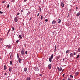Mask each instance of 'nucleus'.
<instances>
[{"label":"nucleus","mask_w":80,"mask_h":80,"mask_svg":"<svg viewBox=\"0 0 80 80\" xmlns=\"http://www.w3.org/2000/svg\"><path fill=\"white\" fill-rule=\"evenodd\" d=\"M25 49L22 48L21 52V53L22 56H23L25 55Z\"/></svg>","instance_id":"nucleus-1"},{"label":"nucleus","mask_w":80,"mask_h":80,"mask_svg":"<svg viewBox=\"0 0 80 80\" xmlns=\"http://www.w3.org/2000/svg\"><path fill=\"white\" fill-rule=\"evenodd\" d=\"M53 54H52L51 56V58H49V60L50 62H52V60L53 59Z\"/></svg>","instance_id":"nucleus-2"},{"label":"nucleus","mask_w":80,"mask_h":80,"mask_svg":"<svg viewBox=\"0 0 80 80\" xmlns=\"http://www.w3.org/2000/svg\"><path fill=\"white\" fill-rule=\"evenodd\" d=\"M34 70L36 71H38V67H34Z\"/></svg>","instance_id":"nucleus-3"},{"label":"nucleus","mask_w":80,"mask_h":80,"mask_svg":"<svg viewBox=\"0 0 80 80\" xmlns=\"http://www.w3.org/2000/svg\"><path fill=\"white\" fill-rule=\"evenodd\" d=\"M14 21L15 22H17V21H18V17H16L14 18Z\"/></svg>","instance_id":"nucleus-4"},{"label":"nucleus","mask_w":80,"mask_h":80,"mask_svg":"<svg viewBox=\"0 0 80 80\" xmlns=\"http://www.w3.org/2000/svg\"><path fill=\"white\" fill-rule=\"evenodd\" d=\"M61 6L62 7V8L64 7V3H63V2H61Z\"/></svg>","instance_id":"nucleus-5"},{"label":"nucleus","mask_w":80,"mask_h":80,"mask_svg":"<svg viewBox=\"0 0 80 80\" xmlns=\"http://www.w3.org/2000/svg\"><path fill=\"white\" fill-rule=\"evenodd\" d=\"M52 67V64H49L48 66V69H51V68Z\"/></svg>","instance_id":"nucleus-6"},{"label":"nucleus","mask_w":80,"mask_h":80,"mask_svg":"<svg viewBox=\"0 0 80 80\" xmlns=\"http://www.w3.org/2000/svg\"><path fill=\"white\" fill-rule=\"evenodd\" d=\"M61 20L59 19H58V23H61Z\"/></svg>","instance_id":"nucleus-7"},{"label":"nucleus","mask_w":80,"mask_h":80,"mask_svg":"<svg viewBox=\"0 0 80 80\" xmlns=\"http://www.w3.org/2000/svg\"><path fill=\"white\" fill-rule=\"evenodd\" d=\"M18 59L19 63H21V62H22V59L20 58H19Z\"/></svg>","instance_id":"nucleus-8"},{"label":"nucleus","mask_w":80,"mask_h":80,"mask_svg":"<svg viewBox=\"0 0 80 80\" xmlns=\"http://www.w3.org/2000/svg\"><path fill=\"white\" fill-rule=\"evenodd\" d=\"M52 23L53 25H54L56 23V21L55 20H53L52 22Z\"/></svg>","instance_id":"nucleus-9"},{"label":"nucleus","mask_w":80,"mask_h":80,"mask_svg":"<svg viewBox=\"0 0 80 80\" xmlns=\"http://www.w3.org/2000/svg\"><path fill=\"white\" fill-rule=\"evenodd\" d=\"M73 53H71V54H70V57L71 58H72V57H73Z\"/></svg>","instance_id":"nucleus-10"},{"label":"nucleus","mask_w":80,"mask_h":80,"mask_svg":"<svg viewBox=\"0 0 80 80\" xmlns=\"http://www.w3.org/2000/svg\"><path fill=\"white\" fill-rule=\"evenodd\" d=\"M6 47H8L9 48H11V47H12V45H7L6 46Z\"/></svg>","instance_id":"nucleus-11"},{"label":"nucleus","mask_w":80,"mask_h":80,"mask_svg":"<svg viewBox=\"0 0 80 80\" xmlns=\"http://www.w3.org/2000/svg\"><path fill=\"white\" fill-rule=\"evenodd\" d=\"M10 60H12L13 59V56L12 54H11L10 56Z\"/></svg>","instance_id":"nucleus-12"},{"label":"nucleus","mask_w":80,"mask_h":80,"mask_svg":"<svg viewBox=\"0 0 80 80\" xmlns=\"http://www.w3.org/2000/svg\"><path fill=\"white\" fill-rule=\"evenodd\" d=\"M80 15V12H78L76 15V17H78V16H79V15Z\"/></svg>","instance_id":"nucleus-13"},{"label":"nucleus","mask_w":80,"mask_h":80,"mask_svg":"<svg viewBox=\"0 0 80 80\" xmlns=\"http://www.w3.org/2000/svg\"><path fill=\"white\" fill-rule=\"evenodd\" d=\"M70 53V50H67L66 52V53Z\"/></svg>","instance_id":"nucleus-14"},{"label":"nucleus","mask_w":80,"mask_h":80,"mask_svg":"<svg viewBox=\"0 0 80 80\" xmlns=\"http://www.w3.org/2000/svg\"><path fill=\"white\" fill-rule=\"evenodd\" d=\"M24 72H27V68H24Z\"/></svg>","instance_id":"nucleus-15"},{"label":"nucleus","mask_w":80,"mask_h":80,"mask_svg":"<svg viewBox=\"0 0 80 80\" xmlns=\"http://www.w3.org/2000/svg\"><path fill=\"white\" fill-rule=\"evenodd\" d=\"M4 70H6L7 69V66L6 65H4Z\"/></svg>","instance_id":"nucleus-16"},{"label":"nucleus","mask_w":80,"mask_h":80,"mask_svg":"<svg viewBox=\"0 0 80 80\" xmlns=\"http://www.w3.org/2000/svg\"><path fill=\"white\" fill-rule=\"evenodd\" d=\"M55 48L54 49V52H55L56 51V50H57V45H56L55 46Z\"/></svg>","instance_id":"nucleus-17"},{"label":"nucleus","mask_w":80,"mask_h":80,"mask_svg":"<svg viewBox=\"0 0 80 80\" xmlns=\"http://www.w3.org/2000/svg\"><path fill=\"white\" fill-rule=\"evenodd\" d=\"M78 74H79V72H76L75 73V75L77 76V75H78Z\"/></svg>","instance_id":"nucleus-18"},{"label":"nucleus","mask_w":80,"mask_h":80,"mask_svg":"<svg viewBox=\"0 0 80 80\" xmlns=\"http://www.w3.org/2000/svg\"><path fill=\"white\" fill-rule=\"evenodd\" d=\"M59 72H61V71L62 70V67H60V68L59 69Z\"/></svg>","instance_id":"nucleus-19"},{"label":"nucleus","mask_w":80,"mask_h":80,"mask_svg":"<svg viewBox=\"0 0 80 80\" xmlns=\"http://www.w3.org/2000/svg\"><path fill=\"white\" fill-rule=\"evenodd\" d=\"M17 58L18 59H19V55L18 54V53L17 54Z\"/></svg>","instance_id":"nucleus-20"},{"label":"nucleus","mask_w":80,"mask_h":80,"mask_svg":"<svg viewBox=\"0 0 80 80\" xmlns=\"http://www.w3.org/2000/svg\"><path fill=\"white\" fill-rule=\"evenodd\" d=\"M9 72H11V71H12V68H9Z\"/></svg>","instance_id":"nucleus-21"},{"label":"nucleus","mask_w":80,"mask_h":80,"mask_svg":"<svg viewBox=\"0 0 80 80\" xmlns=\"http://www.w3.org/2000/svg\"><path fill=\"white\" fill-rule=\"evenodd\" d=\"M79 57H80V55L78 54L76 57V58H79Z\"/></svg>","instance_id":"nucleus-22"},{"label":"nucleus","mask_w":80,"mask_h":80,"mask_svg":"<svg viewBox=\"0 0 80 80\" xmlns=\"http://www.w3.org/2000/svg\"><path fill=\"white\" fill-rule=\"evenodd\" d=\"M78 52H80V47L79 48H78Z\"/></svg>","instance_id":"nucleus-23"},{"label":"nucleus","mask_w":80,"mask_h":80,"mask_svg":"<svg viewBox=\"0 0 80 80\" xmlns=\"http://www.w3.org/2000/svg\"><path fill=\"white\" fill-rule=\"evenodd\" d=\"M60 57L59 56H58L57 58V60H58V59H59V58H60Z\"/></svg>","instance_id":"nucleus-24"},{"label":"nucleus","mask_w":80,"mask_h":80,"mask_svg":"<svg viewBox=\"0 0 80 80\" xmlns=\"http://www.w3.org/2000/svg\"><path fill=\"white\" fill-rule=\"evenodd\" d=\"M27 80H30V78L28 77L27 79Z\"/></svg>","instance_id":"nucleus-25"},{"label":"nucleus","mask_w":80,"mask_h":80,"mask_svg":"<svg viewBox=\"0 0 80 80\" xmlns=\"http://www.w3.org/2000/svg\"><path fill=\"white\" fill-rule=\"evenodd\" d=\"M19 37L20 38H22V36H21V35H19Z\"/></svg>","instance_id":"nucleus-26"},{"label":"nucleus","mask_w":80,"mask_h":80,"mask_svg":"<svg viewBox=\"0 0 80 80\" xmlns=\"http://www.w3.org/2000/svg\"><path fill=\"white\" fill-rule=\"evenodd\" d=\"M43 19V15H42L41 17V20H42Z\"/></svg>","instance_id":"nucleus-27"},{"label":"nucleus","mask_w":80,"mask_h":80,"mask_svg":"<svg viewBox=\"0 0 80 80\" xmlns=\"http://www.w3.org/2000/svg\"><path fill=\"white\" fill-rule=\"evenodd\" d=\"M73 54L74 55H76V53L75 52H73Z\"/></svg>","instance_id":"nucleus-28"},{"label":"nucleus","mask_w":80,"mask_h":80,"mask_svg":"<svg viewBox=\"0 0 80 80\" xmlns=\"http://www.w3.org/2000/svg\"><path fill=\"white\" fill-rule=\"evenodd\" d=\"M10 64L11 65H12V61H10Z\"/></svg>","instance_id":"nucleus-29"},{"label":"nucleus","mask_w":80,"mask_h":80,"mask_svg":"<svg viewBox=\"0 0 80 80\" xmlns=\"http://www.w3.org/2000/svg\"><path fill=\"white\" fill-rule=\"evenodd\" d=\"M30 14V12H28V13L26 15L27 16H28V15H29V14Z\"/></svg>","instance_id":"nucleus-30"},{"label":"nucleus","mask_w":80,"mask_h":80,"mask_svg":"<svg viewBox=\"0 0 80 80\" xmlns=\"http://www.w3.org/2000/svg\"><path fill=\"white\" fill-rule=\"evenodd\" d=\"M70 77H71L72 78H73V76L72 75H70Z\"/></svg>","instance_id":"nucleus-31"},{"label":"nucleus","mask_w":80,"mask_h":80,"mask_svg":"<svg viewBox=\"0 0 80 80\" xmlns=\"http://www.w3.org/2000/svg\"><path fill=\"white\" fill-rule=\"evenodd\" d=\"M7 7V8H9V7H10V5L9 4H8Z\"/></svg>","instance_id":"nucleus-32"},{"label":"nucleus","mask_w":80,"mask_h":80,"mask_svg":"<svg viewBox=\"0 0 80 80\" xmlns=\"http://www.w3.org/2000/svg\"><path fill=\"white\" fill-rule=\"evenodd\" d=\"M10 29H9L7 35H8V33L10 32Z\"/></svg>","instance_id":"nucleus-33"},{"label":"nucleus","mask_w":80,"mask_h":80,"mask_svg":"<svg viewBox=\"0 0 80 80\" xmlns=\"http://www.w3.org/2000/svg\"><path fill=\"white\" fill-rule=\"evenodd\" d=\"M11 2H13V3H14V2H15V1L14 0H12Z\"/></svg>","instance_id":"nucleus-34"},{"label":"nucleus","mask_w":80,"mask_h":80,"mask_svg":"<svg viewBox=\"0 0 80 80\" xmlns=\"http://www.w3.org/2000/svg\"><path fill=\"white\" fill-rule=\"evenodd\" d=\"M28 52V51H26L25 52V54H26V55H27V53Z\"/></svg>","instance_id":"nucleus-35"},{"label":"nucleus","mask_w":80,"mask_h":80,"mask_svg":"<svg viewBox=\"0 0 80 80\" xmlns=\"http://www.w3.org/2000/svg\"><path fill=\"white\" fill-rule=\"evenodd\" d=\"M19 42V40H18L16 41V43H18V42Z\"/></svg>","instance_id":"nucleus-36"},{"label":"nucleus","mask_w":80,"mask_h":80,"mask_svg":"<svg viewBox=\"0 0 80 80\" xmlns=\"http://www.w3.org/2000/svg\"><path fill=\"white\" fill-rule=\"evenodd\" d=\"M45 21L46 22H48V19H45Z\"/></svg>","instance_id":"nucleus-37"},{"label":"nucleus","mask_w":80,"mask_h":80,"mask_svg":"<svg viewBox=\"0 0 80 80\" xmlns=\"http://www.w3.org/2000/svg\"><path fill=\"white\" fill-rule=\"evenodd\" d=\"M2 38H0V41L2 42Z\"/></svg>","instance_id":"nucleus-38"},{"label":"nucleus","mask_w":80,"mask_h":80,"mask_svg":"<svg viewBox=\"0 0 80 80\" xmlns=\"http://www.w3.org/2000/svg\"><path fill=\"white\" fill-rule=\"evenodd\" d=\"M72 10V9H69V12H71Z\"/></svg>","instance_id":"nucleus-39"},{"label":"nucleus","mask_w":80,"mask_h":80,"mask_svg":"<svg viewBox=\"0 0 80 80\" xmlns=\"http://www.w3.org/2000/svg\"><path fill=\"white\" fill-rule=\"evenodd\" d=\"M12 29L13 30V31H14L15 30V28H14L12 27Z\"/></svg>","instance_id":"nucleus-40"},{"label":"nucleus","mask_w":80,"mask_h":80,"mask_svg":"<svg viewBox=\"0 0 80 80\" xmlns=\"http://www.w3.org/2000/svg\"><path fill=\"white\" fill-rule=\"evenodd\" d=\"M39 10H40V12H41V10H42V9H41V8L40 7H39Z\"/></svg>","instance_id":"nucleus-41"},{"label":"nucleus","mask_w":80,"mask_h":80,"mask_svg":"<svg viewBox=\"0 0 80 80\" xmlns=\"http://www.w3.org/2000/svg\"><path fill=\"white\" fill-rule=\"evenodd\" d=\"M0 13H1V14H2V13H3V12L0 11Z\"/></svg>","instance_id":"nucleus-42"},{"label":"nucleus","mask_w":80,"mask_h":80,"mask_svg":"<svg viewBox=\"0 0 80 80\" xmlns=\"http://www.w3.org/2000/svg\"><path fill=\"white\" fill-rule=\"evenodd\" d=\"M68 80H72V79L70 78H69L68 79Z\"/></svg>","instance_id":"nucleus-43"},{"label":"nucleus","mask_w":80,"mask_h":80,"mask_svg":"<svg viewBox=\"0 0 80 80\" xmlns=\"http://www.w3.org/2000/svg\"><path fill=\"white\" fill-rule=\"evenodd\" d=\"M4 73H5V75H6V76H7V72H5Z\"/></svg>","instance_id":"nucleus-44"},{"label":"nucleus","mask_w":80,"mask_h":80,"mask_svg":"<svg viewBox=\"0 0 80 80\" xmlns=\"http://www.w3.org/2000/svg\"><path fill=\"white\" fill-rule=\"evenodd\" d=\"M5 3V1H2V3Z\"/></svg>","instance_id":"nucleus-45"},{"label":"nucleus","mask_w":80,"mask_h":80,"mask_svg":"<svg viewBox=\"0 0 80 80\" xmlns=\"http://www.w3.org/2000/svg\"><path fill=\"white\" fill-rule=\"evenodd\" d=\"M19 14H20V12H18L17 15H19Z\"/></svg>","instance_id":"nucleus-46"},{"label":"nucleus","mask_w":80,"mask_h":80,"mask_svg":"<svg viewBox=\"0 0 80 80\" xmlns=\"http://www.w3.org/2000/svg\"><path fill=\"white\" fill-rule=\"evenodd\" d=\"M21 12H23V10H21Z\"/></svg>","instance_id":"nucleus-47"},{"label":"nucleus","mask_w":80,"mask_h":80,"mask_svg":"<svg viewBox=\"0 0 80 80\" xmlns=\"http://www.w3.org/2000/svg\"><path fill=\"white\" fill-rule=\"evenodd\" d=\"M27 0H24V2H27Z\"/></svg>","instance_id":"nucleus-48"},{"label":"nucleus","mask_w":80,"mask_h":80,"mask_svg":"<svg viewBox=\"0 0 80 80\" xmlns=\"http://www.w3.org/2000/svg\"><path fill=\"white\" fill-rule=\"evenodd\" d=\"M26 45H27V44H24V46L25 47H26Z\"/></svg>","instance_id":"nucleus-49"},{"label":"nucleus","mask_w":80,"mask_h":80,"mask_svg":"<svg viewBox=\"0 0 80 80\" xmlns=\"http://www.w3.org/2000/svg\"><path fill=\"white\" fill-rule=\"evenodd\" d=\"M40 15V14L39 13H38V15H37V16H39V15Z\"/></svg>","instance_id":"nucleus-50"},{"label":"nucleus","mask_w":80,"mask_h":80,"mask_svg":"<svg viewBox=\"0 0 80 80\" xmlns=\"http://www.w3.org/2000/svg\"><path fill=\"white\" fill-rule=\"evenodd\" d=\"M63 77H65V74H63Z\"/></svg>","instance_id":"nucleus-51"},{"label":"nucleus","mask_w":80,"mask_h":80,"mask_svg":"<svg viewBox=\"0 0 80 80\" xmlns=\"http://www.w3.org/2000/svg\"><path fill=\"white\" fill-rule=\"evenodd\" d=\"M57 69H58V70H59V67H57Z\"/></svg>","instance_id":"nucleus-52"},{"label":"nucleus","mask_w":80,"mask_h":80,"mask_svg":"<svg viewBox=\"0 0 80 80\" xmlns=\"http://www.w3.org/2000/svg\"><path fill=\"white\" fill-rule=\"evenodd\" d=\"M78 9V7H76V9L77 10Z\"/></svg>","instance_id":"nucleus-53"},{"label":"nucleus","mask_w":80,"mask_h":80,"mask_svg":"<svg viewBox=\"0 0 80 80\" xmlns=\"http://www.w3.org/2000/svg\"><path fill=\"white\" fill-rule=\"evenodd\" d=\"M64 71V69H62V72H63Z\"/></svg>","instance_id":"nucleus-54"},{"label":"nucleus","mask_w":80,"mask_h":80,"mask_svg":"<svg viewBox=\"0 0 80 80\" xmlns=\"http://www.w3.org/2000/svg\"><path fill=\"white\" fill-rule=\"evenodd\" d=\"M69 15H70V14L68 13V17H69Z\"/></svg>","instance_id":"nucleus-55"},{"label":"nucleus","mask_w":80,"mask_h":80,"mask_svg":"<svg viewBox=\"0 0 80 80\" xmlns=\"http://www.w3.org/2000/svg\"><path fill=\"white\" fill-rule=\"evenodd\" d=\"M32 20V18H30V20H29L30 21V20Z\"/></svg>","instance_id":"nucleus-56"},{"label":"nucleus","mask_w":80,"mask_h":80,"mask_svg":"<svg viewBox=\"0 0 80 80\" xmlns=\"http://www.w3.org/2000/svg\"><path fill=\"white\" fill-rule=\"evenodd\" d=\"M63 61H64H64H65V59H64V58H63Z\"/></svg>","instance_id":"nucleus-57"},{"label":"nucleus","mask_w":80,"mask_h":80,"mask_svg":"<svg viewBox=\"0 0 80 80\" xmlns=\"http://www.w3.org/2000/svg\"><path fill=\"white\" fill-rule=\"evenodd\" d=\"M40 76H41V77L42 76V73H41Z\"/></svg>","instance_id":"nucleus-58"},{"label":"nucleus","mask_w":80,"mask_h":80,"mask_svg":"<svg viewBox=\"0 0 80 80\" xmlns=\"http://www.w3.org/2000/svg\"><path fill=\"white\" fill-rule=\"evenodd\" d=\"M62 80H65V79H63Z\"/></svg>","instance_id":"nucleus-59"},{"label":"nucleus","mask_w":80,"mask_h":80,"mask_svg":"<svg viewBox=\"0 0 80 80\" xmlns=\"http://www.w3.org/2000/svg\"><path fill=\"white\" fill-rule=\"evenodd\" d=\"M45 79H43L42 80H45Z\"/></svg>","instance_id":"nucleus-60"}]
</instances>
